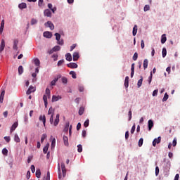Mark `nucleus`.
<instances>
[{
	"label": "nucleus",
	"mask_w": 180,
	"mask_h": 180,
	"mask_svg": "<svg viewBox=\"0 0 180 180\" xmlns=\"http://www.w3.org/2000/svg\"><path fill=\"white\" fill-rule=\"evenodd\" d=\"M137 30H138L137 25H134L132 31L133 36H136V34H137Z\"/></svg>",
	"instance_id": "26"
},
{
	"label": "nucleus",
	"mask_w": 180,
	"mask_h": 180,
	"mask_svg": "<svg viewBox=\"0 0 180 180\" xmlns=\"http://www.w3.org/2000/svg\"><path fill=\"white\" fill-rule=\"evenodd\" d=\"M53 49L54 51H60V50H61V47L60 46H55Z\"/></svg>",
	"instance_id": "39"
},
{
	"label": "nucleus",
	"mask_w": 180,
	"mask_h": 180,
	"mask_svg": "<svg viewBox=\"0 0 180 180\" xmlns=\"http://www.w3.org/2000/svg\"><path fill=\"white\" fill-rule=\"evenodd\" d=\"M160 143H161V136H159L153 140V147H155L157 144H160Z\"/></svg>",
	"instance_id": "2"
},
{
	"label": "nucleus",
	"mask_w": 180,
	"mask_h": 180,
	"mask_svg": "<svg viewBox=\"0 0 180 180\" xmlns=\"http://www.w3.org/2000/svg\"><path fill=\"white\" fill-rule=\"evenodd\" d=\"M34 63L37 67H40V60L39 58L34 59Z\"/></svg>",
	"instance_id": "34"
},
{
	"label": "nucleus",
	"mask_w": 180,
	"mask_h": 180,
	"mask_svg": "<svg viewBox=\"0 0 180 180\" xmlns=\"http://www.w3.org/2000/svg\"><path fill=\"white\" fill-rule=\"evenodd\" d=\"M61 169L63 172V176L64 177L67 174V170L65 169V165L64 164V162L61 164Z\"/></svg>",
	"instance_id": "9"
},
{
	"label": "nucleus",
	"mask_w": 180,
	"mask_h": 180,
	"mask_svg": "<svg viewBox=\"0 0 180 180\" xmlns=\"http://www.w3.org/2000/svg\"><path fill=\"white\" fill-rule=\"evenodd\" d=\"M150 9V6L149 5H146L143 8L144 12H147Z\"/></svg>",
	"instance_id": "51"
},
{
	"label": "nucleus",
	"mask_w": 180,
	"mask_h": 180,
	"mask_svg": "<svg viewBox=\"0 0 180 180\" xmlns=\"http://www.w3.org/2000/svg\"><path fill=\"white\" fill-rule=\"evenodd\" d=\"M46 139H47V134H43L41 138V143H43Z\"/></svg>",
	"instance_id": "35"
},
{
	"label": "nucleus",
	"mask_w": 180,
	"mask_h": 180,
	"mask_svg": "<svg viewBox=\"0 0 180 180\" xmlns=\"http://www.w3.org/2000/svg\"><path fill=\"white\" fill-rule=\"evenodd\" d=\"M168 98H169L168 94L165 93L162 98V102H167V101H168Z\"/></svg>",
	"instance_id": "36"
},
{
	"label": "nucleus",
	"mask_w": 180,
	"mask_h": 180,
	"mask_svg": "<svg viewBox=\"0 0 180 180\" xmlns=\"http://www.w3.org/2000/svg\"><path fill=\"white\" fill-rule=\"evenodd\" d=\"M44 37H46V39H51V37H53V34L49 31L44 32Z\"/></svg>",
	"instance_id": "7"
},
{
	"label": "nucleus",
	"mask_w": 180,
	"mask_h": 180,
	"mask_svg": "<svg viewBox=\"0 0 180 180\" xmlns=\"http://www.w3.org/2000/svg\"><path fill=\"white\" fill-rule=\"evenodd\" d=\"M151 81H153V72H150V75L148 77V83L149 84H151Z\"/></svg>",
	"instance_id": "43"
},
{
	"label": "nucleus",
	"mask_w": 180,
	"mask_h": 180,
	"mask_svg": "<svg viewBox=\"0 0 180 180\" xmlns=\"http://www.w3.org/2000/svg\"><path fill=\"white\" fill-rule=\"evenodd\" d=\"M63 143L66 147H68V137L67 136H63Z\"/></svg>",
	"instance_id": "15"
},
{
	"label": "nucleus",
	"mask_w": 180,
	"mask_h": 180,
	"mask_svg": "<svg viewBox=\"0 0 180 180\" xmlns=\"http://www.w3.org/2000/svg\"><path fill=\"white\" fill-rule=\"evenodd\" d=\"M84 111H85V108L84 107H80L79 110V116H82V115H84Z\"/></svg>",
	"instance_id": "27"
},
{
	"label": "nucleus",
	"mask_w": 180,
	"mask_h": 180,
	"mask_svg": "<svg viewBox=\"0 0 180 180\" xmlns=\"http://www.w3.org/2000/svg\"><path fill=\"white\" fill-rule=\"evenodd\" d=\"M158 95V89L154 90L153 92V96H157Z\"/></svg>",
	"instance_id": "56"
},
{
	"label": "nucleus",
	"mask_w": 180,
	"mask_h": 180,
	"mask_svg": "<svg viewBox=\"0 0 180 180\" xmlns=\"http://www.w3.org/2000/svg\"><path fill=\"white\" fill-rule=\"evenodd\" d=\"M56 147V138H53L51 141V148H54Z\"/></svg>",
	"instance_id": "37"
},
{
	"label": "nucleus",
	"mask_w": 180,
	"mask_h": 180,
	"mask_svg": "<svg viewBox=\"0 0 180 180\" xmlns=\"http://www.w3.org/2000/svg\"><path fill=\"white\" fill-rule=\"evenodd\" d=\"M5 49V39H1L0 45V53H2V51Z\"/></svg>",
	"instance_id": "13"
},
{
	"label": "nucleus",
	"mask_w": 180,
	"mask_h": 180,
	"mask_svg": "<svg viewBox=\"0 0 180 180\" xmlns=\"http://www.w3.org/2000/svg\"><path fill=\"white\" fill-rule=\"evenodd\" d=\"M141 49H144V47H145L144 40L141 41Z\"/></svg>",
	"instance_id": "62"
},
{
	"label": "nucleus",
	"mask_w": 180,
	"mask_h": 180,
	"mask_svg": "<svg viewBox=\"0 0 180 180\" xmlns=\"http://www.w3.org/2000/svg\"><path fill=\"white\" fill-rule=\"evenodd\" d=\"M31 171L33 174H34V172H36V167L33 165H31Z\"/></svg>",
	"instance_id": "54"
},
{
	"label": "nucleus",
	"mask_w": 180,
	"mask_h": 180,
	"mask_svg": "<svg viewBox=\"0 0 180 180\" xmlns=\"http://www.w3.org/2000/svg\"><path fill=\"white\" fill-rule=\"evenodd\" d=\"M18 122H14L13 124V125L11 126V128L10 129V133L15 131V130H16V128L18 127Z\"/></svg>",
	"instance_id": "6"
},
{
	"label": "nucleus",
	"mask_w": 180,
	"mask_h": 180,
	"mask_svg": "<svg viewBox=\"0 0 180 180\" xmlns=\"http://www.w3.org/2000/svg\"><path fill=\"white\" fill-rule=\"evenodd\" d=\"M43 101L44 102L45 108H47V105H49V103L47 102V96L46 95H44Z\"/></svg>",
	"instance_id": "29"
},
{
	"label": "nucleus",
	"mask_w": 180,
	"mask_h": 180,
	"mask_svg": "<svg viewBox=\"0 0 180 180\" xmlns=\"http://www.w3.org/2000/svg\"><path fill=\"white\" fill-rule=\"evenodd\" d=\"M128 115H129V120H131V110H129L128 112Z\"/></svg>",
	"instance_id": "63"
},
{
	"label": "nucleus",
	"mask_w": 180,
	"mask_h": 180,
	"mask_svg": "<svg viewBox=\"0 0 180 180\" xmlns=\"http://www.w3.org/2000/svg\"><path fill=\"white\" fill-rule=\"evenodd\" d=\"M129 131H127L125 132V139L129 140Z\"/></svg>",
	"instance_id": "57"
},
{
	"label": "nucleus",
	"mask_w": 180,
	"mask_h": 180,
	"mask_svg": "<svg viewBox=\"0 0 180 180\" xmlns=\"http://www.w3.org/2000/svg\"><path fill=\"white\" fill-rule=\"evenodd\" d=\"M134 76V63H132L131 67V78H133Z\"/></svg>",
	"instance_id": "21"
},
{
	"label": "nucleus",
	"mask_w": 180,
	"mask_h": 180,
	"mask_svg": "<svg viewBox=\"0 0 180 180\" xmlns=\"http://www.w3.org/2000/svg\"><path fill=\"white\" fill-rule=\"evenodd\" d=\"M4 140L6 141V143H9V141H11V136H5Z\"/></svg>",
	"instance_id": "58"
},
{
	"label": "nucleus",
	"mask_w": 180,
	"mask_h": 180,
	"mask_svg": "<svg viewBox=\"0 0 180 180\" xmlns=\"http://www.w3.org/2000/svg\"><path fill=\"white\" fill-rule=\"evenodd\" d=\"M49 147H50V143H46L43 149L44 154H47V151H49Z\"/></svg>",
	"instance_id": "19"
},
{
	"label": "nucleus",
	"mask_w": 180,
	"mask_h": 180,
	"mask_svg": "<svg viewBox=\"0 0 180 180\" xmlns=\"http://www.w3.org/2000/svg\"><path fill=\"white\" fill-rule=\"evenodd\" d=\"M148 130L150 131L154 127V122H153V120H149L148 122Z\"/></svg>",
	"instance_id": "10"
},
{
	"label": "nucleus",
	"mask_w": 180,
	"mask_h": 180,
	"mask_svg": "<svg viewBox=\"0 0 180 180\" xmlns=\"http://www.w3.org/2000/svg\"><path fill=\"white\" fill-rule=\"evenodd\" d=\"M62 82H63V84H67V82H68V80L67 79V77H63L62 78Z\"/></svg>",
	"instance_id": "55"
},
{
	"label": "nucleus",
	"mask_w": 180,
	"mask_h": 180,
	"mask_svg": "<svg viewBox=\"0 0 180 180\" xmlns=\"http://www.w3.org/2000/svg\"><path fill=\"white\" fill-rule=\"evenodd\" d=\"M60 77H56V78H55L53 80H52L51 82V85L52 86H56V83L57 82V81H58V78H60Z\"/></svg>",
	"instance_id": "30"
},
{
	"label": "nucleus",
	"mask_w": 180,
	"mask_h": 180,
	"mask_svg": "<svg viewBox=\"0 0 180 180\" xmlns=\"http://www.w3.org/2000/svg\"><path fill=\"white\" fill-rule=\"evenodd\" d=\"M137 58H139V53H137V52H136L134 56H133V60L134 61H136Z\"/></svg>",
	"instance_id": "40"
},
{
	"label": "nucleus",
	"mask_w": 180,
	"mask_h": 180,
	"mask_svg": "<svg viewBox=\"0 0 180 180\" xmlns=\"http://www.w3.org/2000/svg\"><path fill=\"white\" fill-rule=\"evenodd\" d=\"M55 36H56V39L57 40V41H59L60 39H61V35L58 33H56Z\"/></svg>",
	"instance_id": "42"
},
{
	"label": "nucleus",
	"mask_w": 180,
	"mask_h": 180,
	"mask_svg": "<svg viewBox=\"0 0 180 180\" xmlns=\"http://www.w3.org/2000/svg\"><path fill=\"white\" fill-rule=\"evenodd\" d=\"M134 131H136V124H134V125L131 127V134H134Z\"/></svg>",
	"instance_id": "41"
},
{
	"label": "nucleus",
	"mask_w": 180,
	"mask_h": 180,
	"mask_svg": "<svg viewBox=\"0 0 180 180\" xmlns=\"http://www.w3.org/2000/svg\"><path fill=\"white\" fill-rule=\"evenodd\" d=\"M143 85V77L141 76V79L138 81L137 86L138 88H140Z\"/></svg>",
	"instance_id": "32"
},
{
	"label": "nucleus",
	"mask_w": 180,
	"mask_h": 180,
	"mask_svg": "<svg viewBox=\"0 0 180 180\" xmlns=\"http://www.w3.org/2000/svg\"><path fill=\"white\" fill-rule=\"evenodd\" d=\"M36 91V87L33 86H30L29 87V89H27L26 94L27 95H30V94H32V92H34Z\"/></svg>",
	"instance_id": "4"
},
{
	"label": "nucleus",
	"mask_w": 180,
	"mask_h": 180,
	"mask_svg": "<svg viewBox=\"0 0 180 180\" xmlns=\"http://www.w3.org/2000/svg\"><path fill=\"white\" fill-rule=\"evenodd\" d=\"M52 58H53L54 61H57V58H58V55L57 54H53L52 56Z\"/></svg>",
	"instance_id": "59"
},
{
	"label": "nucleus",
	"mask_w": 180,
	"mask_h": 180,
	"mask_svg": "<svg viewBox=\"0 0 180 180\" xmlns=\"http://www.w3.org/2000/svg\"><path fill=\"white\" fill-rule=\"evenodd\" d=\"M45 26L49 27L51 30H54V24L51 21H48L45 23Z\"/></svg>",
	"instance_id": "3"
},
{
	"label": "nucleus",
	"mask_w": 180,
	"mask_h": 180,
	"mask_svg": "<svg viewBox=\"0 0 180 180\" xmlns=\"http://www.w3.org/2000/svg\"><path fill=\"white\" fill-rule=\"evenodd\" d=\"M50 89L46 88V96H48V98H50Z\"/></svg>",
	"instance_id": "44"
},
{
	"label": "nucleus",
	"mask_w": 180,
	"mask_h": 180,
	"mask_svg": "<svg viewBox=\"0 0 180 180\" xmlns=\"http://www.w3.org/2000/svg\"><path fill=\"white\" fill-rule=\"evenodd\" d=\"M14 141H15V143H20V138H19L18 134L14 135Z\"/></svg>",
	"instance_id": "22"
},
{
	"label": "nucleus",
	"mask_w": 180,
	"mask_h": 180,
	"mask_svg": "<svg viewBox=\"0 0 180 180\" xmlns=\"http://www.w3.org/2000/svg\"><path fill=\"white\" fill-rule=\"evenodd\" d=\"M77 151L78 153H82V145L77 146Z\"/></svg>",
	"instance_id": "47"
},
{
	"label": "nucleus",
	"mask_w": 180,
	"mask_h": 180,
	"mask_svg": "<svg viewBox=\"0 0 180 180\" xmlns=\"http://www.w3.org/2000/svg\"><path fill=\"white\" fill-rule=\"evenodd\" d=\"M5 96V90L2 91L0 95V103H4V98Z\"/></svg>",
	"instance_id": "17"
},
{
	"label": "nucleus",
	"mask_w": 180,
	"mask_h": 180,
	"mask_svg": "<svg viewBox=\"0 0 180 180\" xmlns=\"http://www.w3.org/2000/svg\"><path fill=\"white\" fill-rule=\"evenodd\" d=\"M84 127H88L89 126V120H86L84 123Z\"/></svg>",
	"instance_id": "49"
},
{
	"label": "nucleus",
	"mask_w": 180,
	"mask_h": 180,
	"mask_svg": "<svg viewBox=\"0 0 180 180\" xmlns=\"http://www.w3.org/2000/svg\"><path fill=\"white\" fill-rule=\"evenodd\" d=\"M45 180H50V172H47V174L45 178Z\"/></svg>",
	"instance_id": "60"
},
{
	"label": "nucleus",
	"mask_w": 180,
	"mask_h": 180,
	"mask_svg": "<svg viewBox=\"0 0 180 180\" xmlns=\"http://www.w3.org/2000/svg\"><path fill=\"white\" fill-rule=\"evenodd\" d=\"M19 9H26L27 8V5L26 3H21L18 5Z\"/></svg>",
	"instance_id": "16"
},
{
	"label": "nucleus",
	"mask_w": 180,
	"mask_h": 180,
	"mask_svg": "<svg viewBox=\"0 0 180 180\" xmlns=\"http://www.w3.org/2000/svg\"><path fill=\"white\" fill-rule=\"evenodd\" d=\"M67 65H68V68H72V69L78 68V65L75 63H70Z\"/></svg>",
	"instance_id": "8"
},
{
	"label": "nucleus",
	"mask_w": 180,
	"mask_h": 180,
	"mask_svg": "<svg viewBox=\"0 0 180 180\" xmlns=\"http://www.w3.org/2000/svg\"><path fill=\"white\" fill-rule=\"evenodd\" d=\"M44 16H47V18H51V11L50 10L46 9L44 11Z\"/></svg>",
	"instance_id": "12"
},
{
	"label": "nucleus",
	"mask_w": 180,
	"mask_h": 180,
	"mask_svg": "<svg viewBox=\"0 0 180 180\" xmlns=\"http://www.w3.org/2000/svg\"><path fill=\"white\" fill-rule=\"evenodd\" d=\"M148 59H145L143 60V68H144V70L148 68Z\"/></svg>",
	"instance_id": "25"
},
{
	"label": "nucleus",
	"mask_w": 180,
	"mask_h": 180,
	"mask_svg": "<svg viewBox=\"0 0 180 180\" xmlns=\"http://www.w3.org/2000/svg\"><path fill=\"white\" fill-rule=\"evenodd\" d=\"M18 74L19 75H22L23 74V66L20 65L18 67Z\"/></svg>",
	"instance_id": "31"
},
{
	"label": "nucleus",
	"mask_w": 180,
	"mask_h": 180,
	"mask_svg": "<svg viewBox=\"0 0 180 180\" xmlns=\"http://www.w3.org/2000/svg\"><path fill=\"white\" fill-rule=\"evenodd\" d=\"M36 23H37V20L32 18L31 20V25H36Z\"/></svg>",
	"instance_id": "52"
},
{
	"label": "nucleus",
	"mask_w": 180,
	"mask_h": 180,
	"mask_svg": "<svg viewBox=\"0 0 180 180\" xmlns=\"http://www.w3.org/2000/svg\"><path fill=\"white\" fill-rule=\"evenodd\" d=\"M2 154L4 155H8V149H6V148H4L3 150H2Z\"/></svg>",
	"instance_id": "46"
},
{
	"label": "nucleus",
	"mask_w": 180,
	"mask_h": 180,
	"mask_svg": "<svg viewBox=\"0 0 180 180\" xmlns=\"http://www.w3.org/2000/svg\"><path fill=\"white\" fill-rule=\"evenodd\" d=\"M165 41H167V37H165V34H163L162 35V38H161L162 44H164V43H165Z\"/></svg>",
	"instance_id": "28"
},
{
	"label": "nucleus",
	"mask_w": 180,
	"mask_h": 180,
	"mask_svg": "<svg viewBox=\"0 0 180 180\" xmlns=\"http://www.w3.org/2000/svg\"><path fill=\"white\" fill-rule=\"evenodd\" d=\"M144 141V139L143 138H141L139 141V147H141L143 146V142Z\"/></svg>",
	"instance_id": "45"
},
{
	"label": "nucleus",
	"mask_w": 180,
	"mask_h": 180,
	"mask_svg": "<svg viewBox=\"0 0 180 180\" xmlns=\"http://www.w3.org/2000/svg\"><path fill=\"white\" fill-rule=\"evenodd\" d=\"M176 146V138H174L173 140V147H175Z\"/></svg>",
	"instance_id": "64"
},
{
	"label": "nucleus",
	"mask_w": 180,
	"mask_h": 180,
	"mask_svg": "<svg viewBox=\"0 0 180 180\" xmlns=\"http://www.w3.org/2000/svg\"><path fill=\"white\" fill-rule=\"evenodd\" d=\"M65 57H66L67 61H72V56H71V53H68L65 55Z\"/></svg>",
	"instance_id": "18"
},
{
	"label": "nucleus",
	"mask_w": 180,
	"mask_h": 180,
	"mask_svg": "<svg viewBox=\"0 0 180 180\" xmlns=\"http://www.w3.org/2000/svg\"><path fill=\"white\" fill-rule=\"evenodd\" d=\"M64 64V60H60L58 62V67H60V65H63Z\"/></svg>",
	"instance_id": "53"
},
{
	"label": "nucleus",
	"mask_w": 180,
	"mask_h": 180,
	"mask_svg": "<svg viewBox=\"0 0 180 180\" xmlns=\"http://www.w3.org/2000/svg\"><path fill=\"white\" fill-rule=\"evenodd\" d=\"M158 174H160V168L158 167V166H157L155 167V175H156V176H158Z\"/></svg>",
	"instance_id": "50"
},
{
	"label": "nucleus",
	"mask_w": 180,
	"mask_h": 180,
	"mask_svg": "<svg viewBox=\"0 0 180 180\" xmlns=\"http://www.w3.org/2000/svg\"><path fill=\"white\" fill-rule=\"evenodd\" d=\"M162 57L163 58H165L167 56V49L163 48L162 49Z\"/></svg>",
	"instance_id": "38"
},
{
	"label": "nucleus",
	"mask_w": 180,
	"mask_h": 180,
	"mask_svg": "<svg viewBox=\"0 0 180 180\" xmlns=\"http://www.w3.org/2000/svg\"><path fill=\"white\" fill-rule=\"evenodd\" d=\"M60 99H62L61 96H52V102H57L60 101Z\"/></svg>",
	"instance_id": "11"
},
{
	"label": "nucleus",
	"mask_w": 180,
	"mask_h": 180,
	"mask_svg": "<svg viewBox=\"0 0 180 180\" xmlns=\"http://www.w3.org/2000/svg\"><path fill=\"white\" fill-rule=\"evenodd\" d=\"M78 58H79V53L78 52H75L73 53V61H78Z\"/></svg>",
	"instance_id": "14"
},
{
	"label": "nucleus",
	"mask_w": 180,
	"mask_h": 180,
	"mask_svg": "<svg viewBox=\"0 0 180 180\" xmlns=\"http://www.w3.org/2000/svg\"><path fill=\"white\" fill-rule=\"evenodd\" d=\"M48 115H51L49 120L51 124H53V126H58V123H60V114L56 115V117L54 120V110L53 107H50L48 111Z\"/></svg>",
	"instance_id": "1"
},
{
	"label": "nucleus",
	"mask_w": 180,
	"mask_h": 180,
	"mask_svg": "<svg viewBox=\"0 0 180 180\" xmlns=\"http://www.w3.org/2000/svg\"><path fill=\"white\" fill-rule=\"evenodd\" d=\"M124 86H125V88H129V76H127L125 77Z\"/></svg>",
	"instance_id": "23"
},
{
	"label": "nucleus",
	"mask_w": 180,
	"mask_h": 180,
	"mask_svg": "<svg viewBox=\"0 0 180 180\" xmlns=\"http://www.w3.org/2000/svg\"><path fill=\"white\" fill-rule=\"evenodd\" d=\"M39 120H41L43 122L44 126H46V115H40Z\"/></svg>",
	"instance_id": "20"
},
{
	"label": "nucleus",
	"mask_w": 180,
	"mask_h": 180,
	"mask_svg": "<svg viewBox=\"0 0 180 180\" xmlns=\"http://www.w3.org/2000/svg\"><path fill=\"white\" fill-rule=\"evenodd\" d=\"M18 44H19V40L14 39L13 45V50H15V51H18Z\"/></svg>",
	"instance_id": "5"
},
{
	"label": "nucleus",
	"mask_w": 180,
	"mask_h": 180,
	"mask_svg": "<svg viewBox=\"0 0 180 180\" xmlns=\"http://www.w3.org/2000/svg\"><path fill=\"white\" fill-rule=\"evenodd\" d=\"M35 175H36L37 178H40V176L41 175V172L40 171L39 169H37Z\"/></svg>",
	"instance_id": "33"
},
{
	"label": "nucleus",
	"mask_w": 180,
	"mask_h": 180,
	"mask_svg": "<svg viewBox=\"0 0 180 180\" xmlns=\"http://www.w3.org/2000/svg\"><path fill=\"white\" fill-rule=\"evenodd\" d=\"M69 74L70 75H72V78H73V79H77V73L75 71H70Z\"/></svg>",
	"instance_id": "24"
},
{
	"label": "nucleus",
	"mask_w": 180,
	"mask_h": 180,
	"mask_svg": "<svg viewBox=\"0 0 180 180\" xmlns=\"http://www.w3.org/2000/svg\"><path fill=\"white\" fill-rule=\"evenodd\" d=\"M82 137H84V138L86 137V131L83 130V131H82Z\"/></svg>",
	"instance_id": "61"
},
{
	"label": "nucleus",
	"mask_w": 180,
	"mask_h": 180,
	"mask_svg": "<svg viewBox=\"0 0 180 180\" xmlns=\"http://www.w3.org/2000/svg\"><path fill=\"white\" fill-rule=\"evenodd\" d=\"M69 127H70V122H67L65 126V131H68Z\"/></svg>",
	"instance_id": "48"
}]
</instances>
